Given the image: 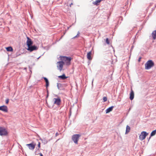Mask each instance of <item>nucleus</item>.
I'll list each match as a JSON object with an SVG mask.
<instances>
[{"label": "nucleus", "instance_id": "obj_1", "mask_svg": "<svg viewBox=\"0 0 156 156\" xmlns=\"http://www.w3.org/2000/svg\"><path fill=\"white\" fill-rule=\"evenodd\" d=\"M59 58L61 61L65 62L66 65L69 66L70 64V61L72 59L71 57L61 56Z\"/></svg>", "mask_w": 156, "mask_h": 156}, {"label": "nucleus", "instance_id": "obj_2", "mask_svg": "<svg viewBox=\"0 0 156 156\" xmlns=\"http://www.w3.org/2000/svg\"><path fill=\"white\" fill-rule=\"evenodd\" d=\"M154 65V62L151 60H149L145 64V69H151Z\"/></svg>", "mask_w": 156, "mask_h": 156}, {"label": "nucleus", "instance_id": "obj_3", "mask_svg": "<svg viewBox=\"0 0 156 156\" xmlns=\"http://www.w3.org/2000/svg\"><path fill=\"white\" fill-rule=\"evenodd\" d=\"M80 136V135L74 134L72 136V139L75 144H78V141Z\"/></svg>", "mask_w": 156, "mask_h": 156}, {"label": "nucleus", "instance_id": "obj_4", "mask_svg": "<svg viewBox=\"0 0 156 156\" xmlns=\"http://www.w3.org/2000/svg\"><path fill=\"white\" fill-rule=\"evenodd\" d=\"M8 133L6 129L2 127H0V135L1 136H6Z\"/></svg>", "mask_w": 156, "mask_h": 156}, {"label": "nucleus", "instance_id": "obj_5", "mask_svg": "<svg viewBox=\"0 0 156 156\" xmlns=\"http://www.w3.org/2000/svg\"><path fill=\"white\" fill-rule=\"evenodd\" d=\"M64 62L61 61L57 62V67L60 71H61L62 69L63 66L64 64Z\"/></svg>", "mask_w": 156, "mask_h": 156}, {"label": "nucleus", "instance_id": "obj_6", "mask_svg": "<svg viewBox=\"0 0 156 156\" xmlns=\"http://www.w3.org/2000/svg\"><path fill=\"white\" fill-rule=\"evenodd\" d=\"M148 134V133H147L145 131L141 132L139 136V139L141 140H144Z\"/></svg>", "mask_w": 156, "mask_h": 156}, {"label": "nucleus", "instance_id": "obj_7", "mask_svg": "<svg viewBox=\"0 0 156 156\" xmlns=\"http://www.w3.org/2000/svg\"><path fill=\"white\" fill-rule=\"evenodd\" d=\"M27 50L30 52H32L34 50H36L38 49V48L35 45L32 46V45L28 46Z\"/></svg>", "mask_w": 156, "mask_h": 156}, {"label": "nucleus", "instance_id": "obj_8", "mask_svg": "<svg viewBox=\"0 0 156 156\" xmlns=\"http://www.w3.org/2000/svg\"><path fill=\"white\" fill-rule=\"evenodd\" d=\"M53 101H54V104L58 105H60L61 102V100L60 98H54L53 99Z\"/></svg>", "mask_w": 156, "mask_h": 156}, {"label": "nucleus", "instance_id": "obj_9", "mask_svg": "<svg viewBox=\"0 0 156 156\" xmlns=\"http://www.w3.org/2000/svg\"><path fill=\"white\" fill-rule=\"evenodd\" d=\"M26 145L28 147L30 150H33L35 148L36 144L31 143L30 144H27Z\"/></svg>", "mask_w": 156, "mask_h": 156}, {"label": "nucleus", "instance_id": "obj_10", "mask_svg": "<svg viewBox=\"0 0 156 156\" xmlns=\"http://www.w3.org/2000/svg\"><path fill=\"white\" fill-rule=\"evenodd\" d=\"M27 41L26 43L27 47L32 45L33 44V42L28 37H27Z\"/></svg>", "mask_w": 156, "mask_h": 156}, {"label": "nucleus", "instance_id": "obj_11", "mask_svg": "<svg viewBox=\"0 0 156 156\" xmlns=\"http://www.w3.org/2000/svg\"><path fill=\"white\" fill-rule=\"evenodd\" d=\"M0 110L5 112H7L8 108L7 106L5 105H3L0 106Z\"/></svg>", "mask_w": 156, "mask_h": 156}, {"label": "nucleus", "instance_id": "obj_12", "mask_svg": "<svg viewBox=\"0 0 156 156\" xmlns=\"http://www.w3.org/2000/svg\"><path fill=\"white\" fill-rule=\"evenodd\" d=\"M134 97V92L133 91L132 89L131 88V92L130 94V97L129 98L131 100H132L133 99Z\"/></svg>", "mask_w": 156, "mask_h": 156}, {"label": "nucleus", "instance_id": "obj_13", "mask_svg": "<svg viewBox=\"0 0 156 156\" xmlns=\"http://www.w3.org/2000/svg\"><path fill=\"white\" fill-rule=\"evenodd\" d=\"M91 51H90L87 53V59L89 60H91L92 59L91 56Z\"/></svg>", "mask_w": 156, "mask_h": 156}, {"label": "nucleus", "instance_id": "obj_14", "mask_svg": "<svg viewBox=\"0 0 156 156\" xmlns=\"http://www.w3.org/2000/svg\"><path fill=\"white\" fill-rule=\"evenodd\" d=\"M113 107H114L113 106H112L107 109L106 110V113H107L112 111L113 109Z\"/></svg>", "mask_w": 156, "mask_h": 156}, {"label": "nucleus", "instance_id": "obj_15", "mask_svg": "<svg viewBox=\"0 0 156 156\" xmlns=\"http://www.w3.org/2000/svg\"><path fill=\"white\" fill-rule=\"evenodd\" d=\"M152 36L153 37V39L154 40L156 38V30L154 31L152 34Z\"/></svg>", "mask_w": 156, "mask_h": 156}, {"label": "nucleus", "instance_id": "obj_16", "mask_svg": "<svg viewBox=\"0 0 156 156\" xmlns=\"http://www.w3.org/2000/svg\"><path fill=\"white\" fill-rule=\"evenodd\" d=\"M58 77L64 80L66 79L68 77L66 76L65 75V74H63L62 75L58 76Z\"/></svg>", "mask_w": 156, "mask_h": 156}, {"label": "nucleus", "instance_id": "obj_17", "mask_svg": "<svg viewBox=\"0 0 156 156\" xmlns=\"http://www.w3.org/2000/svg\"><path fill=\"white\" fill-rule=\"evenodd\" d=\"M130 129V127L129 126L127 125L126 126V134L128 133L129 132Z\"/></svg>", "mask_w": 156, "mask_h": 156}, {"label": "nucleus", "instance_id": "obj_18", "mask_svg": "<svg viewBox=\"0 0 156 156\" xmlns=\"http://www.w3.org/2000/svg\"><path fill=\"white\" fill-rule=\"evenodd\" d=\"M7 51H11L13 50L12 48L11 47H9L6 48Z\"/></svg>", "mask_w": 156, "mask_h": 156}, {"label": "nucleus", "instance_id": "obj_19", "mask_svg": "<svg viewBox=\"0 0 156 156\" xmlns=\"http://www.w3.org/2000/svg\"><path fill=\"white\" fill-rule=\"evenodd\" d=\"M44 78L46 83V86L47 87L48 86L49 84L48 80L46 77H44Z\"/></svg>", "mask_w": 156, "mask_h": 156}, {"label": "nucleus", "instance_id": "obj_20", "mask_svg": "<svg viewBox=\"0 0 156 156\" xmlns=\"http://www.w3.org/2000/svg\"><path fill=\"white\" fill-rule=\"evenodd\" d=\"M156 133V130L153 131L151 134V136H154Z\"/></svg>", "mask_w": 156, "mask_h": 156}, {"label": "nucleus", "instance_id": "obj_21", "mask_svg": "<svg viewBox=\"0 0 156 156\" xmlns=\"http://www.w3.org/2000/svg\"><path fill=\"white\" fill-rule=\"evenodd\" d=\"M106 42L108 44H110V41L108 38H107L106 39Z\"/></svg>", "mask_w": 156, "mask_h": 156}, {"label": "nucleus", "instance_id": "obj_22", "mask_svg": "<svg viewBox=\"0 0 156 156\" xmlns=\"http://www.w3.org/2000/svg\"><path fill=\"white\" fill-rule=\"evenodd\" d=\"M103 99L104 102H105L107 101V98L106 97H104L103 98Z\"/></svg>", "mask_w": 156, "mask_h": 156}, {"label": "nucleus", "instance_id": "obj_23", "mask_svg": "<svg viewBox=\"0 0 156 156\" xmlns=\"http://www.w3.org/2000/svg\"><path fill=\"white\" fill-rule=\"evenodd\" d=\"M9 99H7L5 100V103L6 104H8L9 102Z\"/></svg>", "mask_w": 156, "mask_h": 156}, {"label": "nucleus", "instance_id": "obj_24", "mask_svg": "<svg viewBox=\"0 0 156 156\" xmlns=\"http://www.w3.org/2000/svg\"><path fill=\"white\" fill-rule=\"evenodd\" d=\"M40 144H41V143L40 142H39L38 143V146L39 148H40Z\"/></svg>", "mask_w": 156, "mask_h": 156}, {"label": "nucleus", "instance_id": "obj_25", "mask_svg": "<svg viewBox=\"0 0 156 156\" xmlns=\"http://www.w3.org/2000/svg\"><path fill=\"white\" fill-rule=\"evenodd\" d=\"M61 84L60 83H58L57 84V86H58V89H59V86H61Z\"/></svg>", "mask_w": 156, "mask_h": 156}, {"label": "nucleus", "instance_id": "obj_26", "mask_svg": "<svg viewBox=\"0 0 156 156\" xmlns=\"http://www.w3.org/2000/svg\"><path fill=\"white\" fill-rule=\"evenodd\" d=\"M79 34H80V33H78V34H77V35L76 36L74 37H73V38H75V37H77V35H79Z\"/></svg>", "mask_w": 156, "mask_h": 156}, {"label": "nucleus", "instance_id": "obj_27", "mask_svg": "<svg viewBox=\"0 0 156 156\" xmlns=\"http://www.w3.org/2000/svg\"><path fill=\"white\" fill-rule=\"evenodd\" d=\"M39 155L41 156H43V154H42V153H39Z\"/></svg>", "mask_w": 156, "mask_h": 156}, {"label": "nucleus", "instance_id": "obj_28", "mask_svg": "<svg viewBox=\"0 0 156 156\" xmlns=\"http://www.w3.org/2000/svg\"><path fill=\"white\" fill-rule=\"evenodd\" d=\"M58 133H56L55 134V136H58Z\"/></svg>", "mask_w": 156, "mask_h": 156}, {"label": "nucleus", "instance_id": "obj_29", "mask_svg": "<svg viewBox=\"0 0 156 156\" xmlns=\"http://www.w3.org/2000/svg\"><path fill=\"white\" fill-rule=\"evenodd\" d=\"M141 57H140L139 59V60H138V61L139 62H140V59H141Z\"/></svg>", "mask_w": 156, "mask_h": 156}, {"label": "nucleus", "instance_id": "obj_30", "mask_svg": "<svg viewBox=\"0 0 156 156\" xmlns=\"http://www.w3.org/2000/svg\"><path fill=\"white\" fill-rule=\"evenodd\" d=\"M73 5V3H72L70 5V6L71 7V5Z\"/></svg>", "mask_w": 156, "mask_h": 156}]
</instances>
